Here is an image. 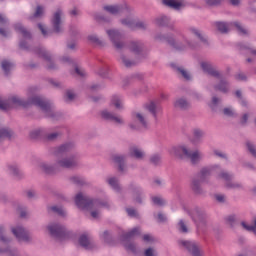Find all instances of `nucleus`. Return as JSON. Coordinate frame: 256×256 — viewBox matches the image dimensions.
<instances>
[{
    "mask_svg": "<svg viewBox=\"0 0 256 256\" xmlns=\"http://www.w3.org/2000/svg\"><path fill=\"white\" fill-rule=\"evenodd\" d=\"M174 107H176V109H181L182 111H187V109L191 108V103L185 98H179L174 102Z\"/></svg>",
    "mask_w": 256,
    "mask_h": 256,
    "instance_id": "obj_24",
    "label": "nucleus"
},
{
    "mask_svg": "<svg viewBox=\"0 0 256 256\" xmlns=\"http://www.w3.org/2000/svg\"><path fill=\"white\" fill-rule=\"evenodd\" d=\"M222 0H206V4H208L210 7H213V5H219Z\"/></svg>",
    "mask_w": 256,
    "mask_h": 256,
    "instance_id": "obj_63",
    "label": "nucleus"
},
{
    "mask_svg": "<svg viewBox=\"0 0 256 256\" xmlns=\"http://www.w3.org/2000/svg\"><path fill=\"white\" fill-rule=\"evenodd\" d=\"M241 225H242L243 229H245L246 231H251L256 236V228L255 227H248L247 223H245V222H241Z\"/></svg>",
    "mask_w": 256,
    "mask_h": 256,
    "instance_id": "obj_60",
    "label": "nucleus"
},
{
    "mask_svg": "<svg viewBox=\"0 0 256 256\" xmlns=\"http://www.w3.org/2000/svg\"><path fill=\"white\" fill-rule=\"evenodd\" d=\"M79 14H80L79 9H77V8H75V7L72 8V9L69 11L70 17H77Z\"/></svg>",
    "mask_w": 256,
    "mask_h": 256,
    "instance_id": "obj_62",
    "label": "nucleus"
},
{
    "mask_svg": "<svg viewBox=\"0 0 256 256\" xmlns=\"http://www.w3.org/2000/svg\"><path fill=\"white\" fill-rule=\"evenodd\" d=\"M101 116L103 119H106V121H113V123H116V125H123V123H125L121 116H116L107 110L102 111Z\"/></svg>",
    "mask_w": 256,
    "mask_h": 256,
    "instance_id": "obj_17",
    "label": "nucleus"
},
{
    "mask_svg": "<svg viewBox=\"0 0 256 256\" xmlns=\"http://www.w3.org/2000/svg\"><path fill=\"white\" fill-rule=\"evenodd\" d=\"M112 161H114V163L118 165L119 171H125V161H126L125 155L114 154L112 155Z\"/></svg>",
    "mask_w": 256,
    "mask_h": 256,
    "instance_id": "obj_22",
    "label": "nucleus"
},
{
    "mask_svg": "<svg viewBox=\"0 0 256 256\" xmlns=\"http://www.w3.org/2000/svg\"><path fill=\"white\" fill-rule=\"evenodd\" d=\"M111 104L116 107V109H123V101L119 96H113L111 100Z\"/></svg>",
    "mask_w": 256,
    "mask_h": 256,
    "instance_id": "obj_38",
    "label": "nucleus"
},
{
    "mask_svg": "<svg viewBox=\"0 0 256 256\" xmlns=\"http://www.w3.org/2000/svg\"><path fill=\"white\" fill-rule=\"evenodd\" d=\"M188 31H190V33H192L193 35H195L196 37H198V39H200L202 41V43H207V38H205V36H203V34L201 33V31L195 27H190L188 29Z\"/></svg>",
    "mask_w": 256,
    "mask_h": 256,
    "instance_id": "obj_32",
    "label": "nucleus"
},
{
    "mask_svg": "<svg viewBox=\"0 0 256 256\" xmlns=\"http://www.w3.org/2000/svg\"><path fill=\"white\" fill-rule=\"evenodd\" d=\"M216 27L220 33H227L229 31V25L225 22H216Z\"/></svg>",
    "mask_w": 256,
    "mask_h": 256,
    "instance_id": "obj_43",
    "label": "nucleus"
},
{
    "mask_svg": "<svg viewBox=\"0 0 256 256\" xmlns=\"http://www.w3.org/2000/svg\"><path fill=\"white\" fill-rule=\"evenodd\" d=\"M192 139L191 142L194 145H199L203 141V137H205V132L199 128H194L192 131Z\"/></svg>",
    "mask_w": 256,
    "mask_h": 256,
    "instance_id": "obj_19",
    "label": "nucleus"
},
{
    "mask_svg": "<svg viewBox=\"0 0 256 256\" xmlns=\"http://www.w3.org/2000/svg\"><path fill=\"white\" fill-rule=\"evenodd\" d=\"M177 229L180 233H189V227H187V223L183 220L178 222Z\"/></svg>",
    "mask_w": 256,
    "mask_h": 256,
    "instance_id": "obj_41",
    "label": "nucleus"
},
{
    "mask_svg": "<svg viewBox=\"0 0 256 256\" xmlns=\"http://www.w3.org/2000/svg\"><path fill=\"white\" fill-rule=\"evenodd\" d=\"M1 67H2L5 75H9V71H11V69H13V63H11L7 60H3L1 62Z\"/></svg>",
    "mask_w": 256,
    "mask_h": 256,
    "instance_id": "obj_37",
    "label": "nucleus"
},
{
    "mask_svg": "<svg viewBox=\"0 0 256 256\" xmlns=\"http://www.w3.org/2000/svg\"><path fill=\"white\" fill-rule=\"evenodd\" d=\"M124 247L125 249H127V251H131L132 253H135L137 251V248L133 243L124 244Z\"/></svg>",
    "mask_w": 256,
    "mask_h": 256,
    "instance_id": "obj_58",
    "label": "nucleus"
},
{
    "mask_svg": "<svg viewBox=\"0 0 256 256\" xmlns=\"http://www.w3.org/2000/svg\"><path fill=\"white\" fill-rule=\"evenodd\" d=\"M179 245L184 247V249H187L189 253L193 256H201V250L199 249V245L195 242L191 241H185V240H180Z\"/></svg>",
    "mask_w": 256,
    "mask_h": 256,
    "instance_id": "obj_13",
    "label": "nucleus"
},
{
    "mask_svg": "<svg viewBox=\"0 0 256 256\" xmlns=\"http://www.w3.org/2000/svg\"><path fill=\"white\" fill-rule=\"evenodd\" d=\"M205 183V181L201 180V178H194L191 183L192 190L196 193H202L201 184Z\"/></svg>",
    "mask_w": 256,
    "mask_h": 256,
    "instance_id": "obj_28",
    "label": "nucleus"
},
{
    "mask_svg": "<svg viewBox=\"0 0 256 256\" xmlns=\"http://www.w3.org/2000/svg\"><path fill=\"white\" fill-rule=\"evenodd\" d=\"M175 71L178 73V75H181L186 81H189L191 79V74H189V72L183 67H175Z\"/></svg>",
    "mask_w": 256,
    "mask_h": 256,
    "instance_id": "obj_34",
    "label": "nucleus"
},
{
    "mask_svg": "<svg viewBox=\"0 0 256 256\" xmlns=\"http://www.w3.org/2000/svg\"><path fill=\"white\" fill-rule=\"evenodd\" d=\"M166 41L176 51H184V49H187V47H191V43L187 41L184 37L175 39L173 36H168L166 38Z\"/></svg>",
    "mask_w": 256,
    "mask_h": 256,
    "instance_id": "obj_7",
    "label": "nucleus"
},
{
    "mask_svg": "<svg viewBox=\"0 0 256 256\" xmlns=\"http://www.w3.org/2000/svg\"><path fill=\"white\" fill-rule=\"evenodd\" d=\"M246 147H247L249 153H251V155L253 157H255V159H256V146L251 142H247Z\"/></svg>",
    "mask_w": 256,
    "mask_h": 256,
    "instance_id": "obj_46",
    "label": "nucleus"
},
{
    "mask_svg": "<svg viewBox=\"0 0 256 256\" xmlns=\"http://www.w3.org/2000/svg\"><path fill=\"white\" fill-rule=\"evenodd\" d=\"M235 95L240 100L241 105H243L244 107H247V101H245V99H243V95L241 94V90H237L235 92Z\"/></svg>",
    "mask_w": 256,
    "mask_h": 256,
    "instance_id": "obj_53",
    "label": "nucleus"
},
{
    "mask_svg": "<svg viewBox=\"0 0 256 256\" xmlns=\"http://www.w3.org/2000/svg\"><path fill=\"white\" fill-rule=\"evenodd\" d=\"M171 23V18L167 16H160L156 19V24L160 27H166Z\"/></svg>",
    "mask_w": 256,
    "mask_h": 256,
    "instance_id": "obj_33",
    "label": "nucleus"
},
{
    "mask_svg": "<svg viewBox=\"0 0 256 256\" xmlns=\"http://www.w3.org/2000/svg\"><path fill=\"white\" fill-rule=\"evenodd\" d=\"M47 229L50 235L55 239H59L60 241H63V239L67 237V230L65 229V227L59 224H50L48 225Z\"/></svg>",
    "mask_w": 256,
    "mask_h": 256,
    "instance_id": "obj_9",
    "label": "nucleus"
},
{
    "mask_svg": "<svg viewBox=\"0 0 256 256\" xmlns=\"http://www.w3.org/2000/svg\"><path fill=\"white\" fill-rule=\"evenodd\" d=\"M11 105H14V107H27V105H36L37 107H40V109H42L46 117H55V114L53 112V106H51V103L47 102V100L39 96H34L28 101H25L17 96L10 97L7 102H4L0 99V109L2 111H7V109H9Z\"/></svg>",
    "mask_w": 256,
    "mask_h": 256,
    "instance_id": "obj_2",
    "label": "nucleus"
},
{
    "mask_svg": "<svg viewBox=\"0 0 256 256\" xmlns=\"http://www.w3.org/2000/svg\"><path fill=\"white\" fill-rule=\"evenodd\" d=\"M79 244L81 245V247H83L84 249H93V247H95V245H93V243L91 242V240L89 239V237H87V235H82L79 238Z\"/></svg>",
    "mask_w": 256,
    "mask_h": 256,
    "instance_id": "obj_25",
    "label": "nucleus"
},
{
    "mask_svg": "<svg viewBox=\"0 0 256 256\" xmlns=\"http://www.w3.org/2000/svg\"><path fill=\"white\" fill-rule=\"evenodd\" d=\"M106 35L109 41H111L113 47L117 49V51H121V49L125 47V42L123 41V34L121 33V31H119V29H106Z\"/></svg>",
    "mask_w": 256,
    "mask_h": 256,
    "instance_id": "obj_6",
    "label": "nucleus"
},
{
    "mask_svg": "<svg viewBox=\"0 0 256 256\" xmlns=\"http://www.w3.org/2000/svg\"><path fill=\"white\" fill-rule=\"evenodd\" d=\"M108 185L114 189V191H121V186H119V180L115 177H110L107 179Z\"/></svg>",
    "mask_w": 256,
    "mask_h": 256,
    "instance_id": "obj_29",
    "label": "nucleus"
},
{
    "mask_svg": "<svg viewBox=\"0 0 256 256\" xmlns=\"http://www.w3.org/2000/svg\"><path fill=\"white\" fill-rule=\"evenodd\" d=\"M162 3L166 5V7H170L171 9H175L179 11L182 7H185L184 0H162Z\"/></svg>",
    "mask_w": 256,
    "mask_h": 256,
    "instance_id": "obj_18",
    "label": "nucleus"
},
{
    "mask_svg": "<svg viewBox=\"0 0 256 256\" xmlns=\"http://www.w3.org/2000/svg\"><path fill=\"white\" fill-rule=\"evenodd\" d=\"M13 137V131L9 128H2L0 129V141L3 139H11Z\"/></svg>",
    "mask_w": 256,
    "mask_h": 256,
    "instance_id": "obj_30",
    "label": "nucleus"
},
{
    "mask_svg": "<svg viewBox=\"0 0 256 256\" xmlns=\"http://www.w3.org/2000/svg\"><path fill=\"white\" fill-rule=\"evenodd\" d=\"M141 233L139 228H134L131 231L122 234V241H129V239H133V237H137Z\"/></svg>",
    "mask_w": 256,
    "mask_h": 256,
    "instance_id": "obj_27",
    "label": "nucleus"
},
{
    "mask_svg": "<svg viewBox=\"0 0 256 256\" xmlns=\"http://www.w3.org/2000/svg\"><path fill=\"white\" fill-rule=\"evenodd\" d=\"M70 181L74 183V185H78V186H81L85 183V179L79 176H73L72 178H70Z\"/></svg>",
    "mask_w": 256,
    "mask_h": 256,
    "instance_id": "obj_44",
    "label": "nucleus"
},
{
    "mask_svg": "<svg viewBox=\"0 0 256 256\" xmlns=\"http://www.w3.org/2000/svg\"><path fill=\"white\" fill-rule=\"evenodd\" d=\"M36 55H39V57H42L44 61L46 62V67L50 71H53V69H56L57 67L53 64V61H51V54L49 52H46L44 48H37L35 50Z\"/></svg>",
    "mask_w": 256,
    "mask_h": 256,
    "instance_id": "obj_14",
    "label": "nucleus"
},
{
    "mask_svg": "<svg viewBox=\"0 0 256 256\" xmlns=\"http://www.w3.org/2000/svg\"><path fill=\"white\" fill-rule=\"evenodd\" d=\"M122 25H125L126 27H129V29H132V31H135V29H141L142 31H145L147 29L148 25L144 21H135L131 16L128 18H124L120 21Z\"/></svg>",
    "mask_w": 256,
    "mask_h": 256,
    "instance_id": "obj_10",
    "label": "nucleus"
},
{
    "mask_svg": "<svg viewBox=\"0 0 256 256\" xmlns=\"http://www.w3.org/2000/svg\"><path fill=\"white\" fill-rule=\"evenodd\" d=\"M104 13H109V15H125L129 13V8L127 5H106L103 6Z\"/></svg>",
    "mask_w": 256,
    "mask_h": 256,
    "instance_id": "obj_11",
    "label": "nucleus"
},
{
    "mask_svg": "<svg viewBox=\"0 0 256 256\" xmlns=\"http://www.w3.org/2000/svg\"><path fill=\"white\" fill-rule=\"evenodd\" d=\"M235 79H237V81H247V76H245L243 73H240L235 76Z\"/></svg>",
    "mask_w": 256,
    "mask_h": 256,
    "instance_id": "obj_64",
    "label": "nucleus"
},
{
    "mask_svg": "<svg viewBox=\"0 0 256 256\" xmlns=\"http://www.w3.org/2000/svg\"><path fill=\"white\" fill-rule=\"evenodd\" d=\"M219 171L216 172V179H221L225 183H229L233 179V174L225 171L221 166L219 165Z\"/></svg>",
    "mask_w": 256,
    "mask_h": 256,
    "instance_id": "obj_21",
    "label": "nucleus"
},
{
    "mask_svg": "<svg viewBox=\"0 0 256 256\" xmlns=\"http://www.w3.org/2000/svg\"><path fill=\"white\" fill-rule=\"evenodd\" d=\"M129 155L130 157H134V159H138V160L145 159V151H143V149L137 146L130 147Z\"/></svg>",
    "mask_w": 256,
    "mask_h": 256,
    "instance_id": "obj_20",
    "label": "nucleus"
},
{
    "mask_svg": "<svg viewBox=\"0 0 256 256\" xmlns=\"http://www.w3.org/2000/svg\"><path fill=\"white\" fill-rule=\"evenodd\" d=\"M141 49H143V45H141V43L139 42H131L130 44V50L132 51V53H139L141 51Z\"/></svg>",
    "mask_w": 256,
    "mask_h": 256,
    "instance_id": "obj_42",
    "label": "nucleus"
},
{
    "mask_svg": "<svg viewBox=\"0 0 256 256\" xmlns=\"http://www.w3.org/2000/svg\"><path fill=\"white\" fill-rule=\"evenodd\" d=\"M223 114L226 117H235V110H233L231 107H227L223 109Z\"/></svg>",
    "mask_w": 256,
    "mask_h": 256,
    "instance_id": "obj_49",
    "label": "nucleus"
},
{
    "mask_svg": "<svg viewBox=\"0 0 256 256\" xmlns=\"http://www.w3.org/2000/svg\"><path fill=\"white\" fill-rule=\"evenodd\" d=\"M170 153L178 159H184V157L189 159L192 165H199V163L203 161V157H205L203 152L199 150L191 151V149L185 145L173 147Z\"/></svg>",
    "mask_w": 256,
    "mask_h": 256,
    "instance_id": "obj_4",
    "label": "nucleus"
},
{
    "mask_svg": "<svg viewBox=\"0 0 256 256\" xmlns=\"http://www.w3.org/2000/svg\"><path fill=\"white\" fill-rule=\"evenodd\" d=\"M8 171L11 175H14V177H22L23 176V172H21V170H19V167L17 165H8Z\"/></svg>",
    "mask_w": 256,
    "mask_h": 256,
    "instance_id": "obj_31",
    "label": "nucleus"
},
{
    "mask_svg": "<svg viewBox=\"0 0 256 256\" xmlns=\"http://www.w3.org/2000/svg\"><path fill=\"white\" fill-rule=\"evenodd\" d=\"M220 170L219 165L214 164L211 166H206L201 168L198 177L201 179V181H204L207 183V178L210 177V175H216V173Z\"/></svg>",
    "mask_w": 256,
    "mask_h": 256,
    "instance_id": "obj_12",
    "label": "nucleus"
},
{
    "mask_svg": "<svg viewBox=\"0 0 256 256\" xmlns=\"http://www.w3.org/2000/svg\"><path fill=\"white\" fill-rule=\"evenodd\" d=\"M132 117H133L134 121H137L138 123H140V125L142 127H147V125H148L147 114H145L143 112H134L132 114Z\"/></svg>",
    "mask_w": 256,
    "mask_h": 256,
    "instance_id": "obj_23",
    "label": "nucleus"
},
{
    "mask_svg": "<svg viewBox=\"0 0 256 256\" xmlns=\"http://www.w3.org/2000/svg\"><path fill=\"white\" fill-rule=\"evenodd\" d=\"M152 201L154 205H159V206L165 205V200L159 196L152 197Z\"/></svg>",
    "mask_w": 256,
    "mask_h": 256,
    "instance_id": "obj_51",
    "label": "nucleus"
},
{
    "mask_svg": "<svg viewBox=\"0 0 256 256\" xmlns=\"http://www.w3.org/2000/svg\"><path fill=\"white\" fill-rule=\"evenodd\" d=\"M127 214L129 215V217H138V213L136 209L133 208H127L126 209Z\"/></svg>",
    "mask_w": 256,
    "mask_h": 256,
    "instance_id": "obj_59",
    "label": "nucleus"
},
{
    "mask_svg": "<svg viewBox=\"0 0 256 256\" xmlns=\"http://www.w3.org/2000/svg\"><path fill=\"white\" fill-rule=\"evenodd\" d=\"M73 99H75V93H73V91L68 90L66 92V101L67 103H71V101H73Z\"/></svg>",
    "mask_w": 256,
    "mask_h": 256,
    "instance_id": "obj_57",
    "label": "nucleus"
},
{
    "mask_svg": "<svg viewBox=\"0 0 256 256\" xmlns=\"http://www.w3.org/2000/svg\"><path fill=\"white\" fill-rule=\"evenodd\" d=\"M12 233L18 239V241H31V236L28 231H25V228L17 226L12 228Z\"/></svg>",
    "mask_w": 256,
    "mask_h": 256,
    "instance_id": "obj_15",
    "label": "nucleus"
},
{
    "mask_svg": "<svg viewBox=\"0 0 256 256\" xmlns=\"http://www.w3.org/2000/svg\"><path fill=\"white\" fill-rule=\"evenodd\" d=\"M234 25L238 29L239 33H241V35H247V30L242 28L239 22H234Z\"/></svg>",
    "mask_w": 256,
    "mask_h": 256,
    "instance_id": "obj_61",
    "label": "nucleus"
},
{
    "mask_svg": "<svg viewBox=\"0 0 256 256\" xmlns=\"http://www.w3.org/2000/svg\"><path fill=\"white\" fill-rule=\"evenodd\" d=\"M146 109L152 113L153 117H157V111H159V106L155 105V102H151L146 106Z\"/></svg>",
    "mask_w": 256,
    "mask_h": 256,
    "instance_id": "obj_39",
    "label": "nucleus"
},
{
    "mask_svg": "<svg viewBox=\"0 0 256 256\" xmlns=\"http://www.w3.org/2000/svg\"><path fill=\"white\" fill-rule=\"evenodd\" d=\"M63 15V10L58 9L52 18V25L55 33H61L63 27L61 26V16Z\"/></svg>",
    "mask_w": 256,
    "mask_h": 256,
    "instance_id": "obj_16",
    "label": "nucleus"
},
{
    "mask_svg": "<svg viewBox=\"0 0 256 256\" xmlns=\"http://www.w3.org/2000/svg\"><path fill=\"white\" fill-rule=\"evenodd\" d=\"M45 13V10L41 6H37L36 11L33 16H30V21H33V19H39V17H43V14Z\"/></svg>",
    "mask_w": 256,
    "mask_h": 256,
    "instance_id": "obj_40",
    "label": "nucleus"
},
{
    "mask_svg": "<svg viewBox=\"0 0 256 256\" xmlns=\"http://www.w3.org/2000/svg\"><path fill=\"white\" fill-rule=\"evenodd\" d=\"M121 61L125 67H133L135 65V61H130L126 56H121Z\"/></svg>",
    "mask_w": 256,
    "mask_h": 256,
    "instance_id": "obj_50",
    "label": "nucleus"
},
{
    "mask_svg": "<svg viewBox=\"0 0 256 256\" xmlns=\"http://www.w3.org/2000/svg\"><path fill=\"white\" fill-rule=\"evenodd\" d=\"M73 149V144H64L60 147L56 148L54 151V155H56L57 160L55 166H51L47 164V162H41L39 164V168L44 173H55V169H75V167H79V160L75 156L64 157L65 153L71 151Z\"/></svg>",
    "mask_w": 256,
    "mask_h": 256,
    "instance_id": "obj_1",
    "label": "nucleus"
},
{
    "mask_svg": "<svg viewBox=\"0 0 256 256\" xmlns=\"http://www.w3.org/2000/svg\"><path fill=\"white\" fill-rule=\"evenodd\" d=\"M94 19L100 23H109L111 19L107 17L105 14L98 12L94 14Z\"/></svg>",
    "mask_w": 256,
    "mask_h": 256,
    "instance_id": "obj_35",
    "label": "nucleus"
},
{
    "mask_svg": "<svg viewBox=\"0 0 256 256\" xmlns=\"http://www.w3.org/2000/svg\"><path fill=\"white\" fill-rule=\"evenodd\" d=\"M63 135L62 132H53L47 135L48 141H55L56 139H59Z\"/></svg>",
    "mask_w": 256,
    "mask_h": 256,
    "instance_id": "obj_48",
    "label": "nucleus"
},
{
    "mask_svg": "<svg viewBox=\"0 0 256 256\" xmlns=\"http://www.w3.org/2000/svg\"><path fill=\"white\" fill-rule=\"evenodd\" d=\"M191 217L198 229H203L207 225V214L203 210L195 208L191 211Z\"/></svg>",
    "mask_w": 256,
    "mask_h": 256,
    "instance_id": "obj_8",
    "label": "nucleus"
},
{
    "mask_svg": "<svg viewBox=\"0 0 256 256\" xmlns=\"http://www.w3.org/2000/svg\"><path fill=\"white\" fill-rule=\"evenodd\" d=\"M88 39L91 41V43H96V45H103V41H101L95 34L88 36Z\"/></svg>",
    "mask_w": 256,
    "mask_h": 256,
    "instance_id": "obj_52",
    "label": "nucleus"
},
{
    "mask_svg": "<svg viewBox=\"0 0 256 256\" xmlns=\"http://www.w3.org/2000/svg\"><path fill=\"white\" fill-rule=\"evenodd\" d=\"M14 29L17 33H20L24 39H31V32L27 31L22 24H15Z\"/></svg>",
    "mask_w": 256,
    "mask_h": 256,
    "instance_id": "obj_26",
    "label": "nucleus"
},
{
    "mask_svg": "<svg viewBox=\"0 0 256 256\" xmlns=\"http://www.w3.org/2000/svg\"><path fill=\"white\" fill-rule=\"evenodd\" d=\"M150 163L152 165H160L161 163V156L159 154H154L150 157Z\"/></svg>",
    "mask_w": 256,
    "mask_h": 256,
    "instance_id": "obj_45",
    "label": "nucleus"
},
{
    "mask_svg": "<svg viewBox=\"0 0 256 256\" xmlns=\"http://www.w3.org/2000/svg\"><path fill=\"white\" fill-rule=\"evenodd\" d=\"M201 67L204 73H208V75H211V77L220 79L219 83L214 85V89L216 91H220V93H229L231 84H229V81L226 79H223L221 73H219V71H217V69H215L211 63L201 62Z\"/></svg>",
    "mask_w": 256,
    "mask_h": 256,
    "instance_id": "obj_5",
    "label": "nucleus"
},
{
    "mask_svg": "<svg viewBox=\"0 0 256 256\" xmlns=\"http://www.w3.org/2000/svg\"><path fill=\"white\" fill-rule=\"evenodd\" d=\"M75 203L79 209L90 211L91 217H93V219H99L101 215V209H103V207L106 209L111 207V204H109L107 201L91 199L87 195H83V193H78L76 195Z\"/></svg>",
    "mask_w": 256,
    "mask_h": 256,
    "instance_id": "obj_3",
    "label": "nucleus"
},
{
    "mask_svg": "<svg viewBox=\"0 0 256 256\" xmlns=\"http://www.w3.org/2000/svg\"><path fill=\"white\" fill-rule=\"evenodd\" d=\"M217 105H219V98L217 97H213L212 98V102L210 103V109H212V111H215V109H217Z\"/></svg>",
    "mask_w": 256,
    "mask_h": 256,
    "instance_id": "obj_55",
    "label": "nucleus"
},
{
    "mask_svg": "<svg viewBox=\"0 0 256 256\" xmlns=\"http://www.w3.org/2000/svg\"><path fill=\"white\" fill-rule=\"evenodd\" d=\"M235 221H237V217L235 215H230V216L226 217V223L228 225H230L231 227H233V225H235Z\"/></svg>",
    "mask_w": 256,
    "mask_h": 256,
    "instance_id": "obj_54",
    "label": "nucleus"
},
{
    "mask_svg": "<svg viewBox=\"0 0 256 256\" xmlns=\"http://www.w3.org/2000/svg\"><path fill=\"white\" fill-rule=\"evenodd\" d=\"M144 255H145V256H157V250H156V249H153V248H147V249L144 251Z\"/></svg>",
    "mask_w": 256,
    "mask_h": 256,
    "instance_id": "obj_56",
    "label": "nucleus"
},
{
    "mask_svg": "<svg viewBox=\"0 0 256 256\" xmlns=\"http://www.w3.org/2000/svg\"><path fill=\"white\" fill-rule=\"evenodd\" d=\"M50 211H53V213H57V215H61L62 217L65 216V211L63 210V207L52 206L50 207Z\"/></svg>",
    "mask_w": 256,
    "mask_h": 256,
    "instance_id": "obj_47",
    "label": "nucleus"
},
{
    "mask_svg": "<svg viewBox=\"0 0 256 256\" xmlns=\"http://www.w3.org/2000/svg\"><path fill=\"white\" fill-rule=\"evenodd\" d=\"M225 188L226 189H242L243 184H241L240 182H235L232 179V180L228 181L227 183H225Z\"/></svg>",
    "mask_w": 256,
    "mask_h": 256,
    "instance_id": "obj_36",
    "label": "nucleus"
}]
</instances>
